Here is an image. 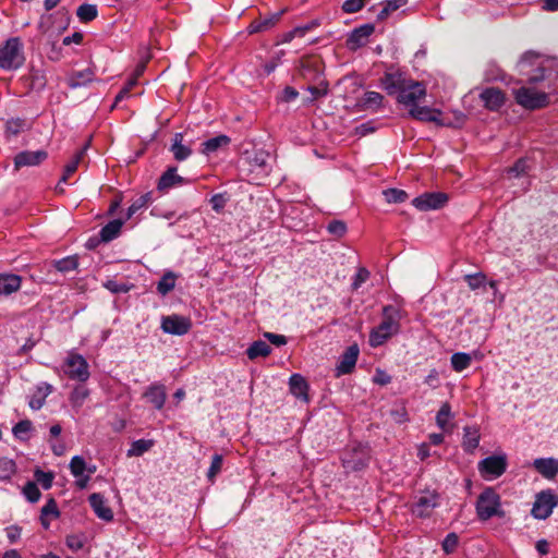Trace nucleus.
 <instances>
[{
  "instance_id": "obj_51",
  "label": "nucleus",
  "mask_w": 558,
  "mask_h": 558,
  "mask_svg": "<svg viewBox=\"0 0 558 558\" xmlns=\"http://www.w3.org/2000/svg\"><path fill=\"white\" fill-rule=\"evenodd\" d=\"M228 202V197L226 194L218 193L210 197L209 203L211 205L213 210L216 213H221L223 208L226 207Z\"/></svg>"
},
{
  "instance_id": "obj_60",
  "label": "nucleus",
  "mask_w": 558,
  "mask_h": 558,
  "mask_svg": "<svg viewBox=\"0 0 558 558\" xmlns=\"http://www.w3.org/2000/svg\"><path fill=\"white\" fill-rule=\"evenodd\" d=\"M264 337L267 338L269 342L275 344L276 347H280L287 343V338L282 335L265 332Z\"/></svg>"
},
{
  "instance_id": "obj_28",
  "label": "nucleus",
  "mask_w": 558,
  "mask_h": 558,
  "mask_svg": "<svg viewBox=\"0 0 558 558\" xmlns=\"http://www.w3.org/2000/svg\"><path fill=\"white\" fill-rule=\"evenodd\" d=\"M94 72L90 69H85L83 71H76L71 74L68 80V85L71 88H77L81 86H85L94 80Z\"/></svg>"
},
{
  "instance_id": "obj_43",
  "label": "nucleus",
  "mask_w": 558,
  "mask_h": 558,
  "mask_svg": "<svg viewBox=\"0 0 558 558\" xmlns=\"http://www.w3.org/2000/svg\"><path fill=\"white\" fill-rule=\"evenodd\" d=\"M385 198L388 203L400 204L408 199V193L399 189H388L384 191Z\"/></svg>"
},
{
  "instance_id": "obj_50",
  "label": "nucleus",
  "mask_w": 558,
  "mask_h": 558,
  "mask_svg": "<svg viewBox=\"0 0 558 558\" xmlns=\"http://www.w3.org/2000/svg\"><path fill=\"white\" fill-rule=\"evenodd\" d=\"M365 5V0H345L342 4V11L347 14H353L361 11Z\"/></svg>"
},
{
  "instance_id": "obj_6",
  "label": "nucleus",
  "mask_w": 558,
  "mask_h": 558,
  "mask_svg": "<svg viewBox=\"0 0 558 558\" xmlns=\"http://www.w3.org/2000/svg\"><path fill=\"white\" fill-rule=\"evenodd\" d=\"M369 459V448L366 445L357 444L343 453L342 464L347 470L359 471L368 464Z\"/></svg>"
},
{
  "instance_id": "obj_59",
  "label": "nucleus",
  "mask_w": 558,
  "mask_h": 558,
  "mask_svg": "<svg viewBox=\"0 0 558 558\" xmlns=\"http://www.w3.org/2000/svg\"><path fill=\"white\" fill-rule=\"evenodd\" d=\"M31 80L33 88L41 89L46 85L45 77L40 74L39 71L32 72Z\"/></svg>"
},
{
  "instance_id": "obj_53",
  "label": "nucleus",
  "mask_w": 558,
  "mask_h": 558,
  "mask_svg": "<svg viewBox=\"0 0 558 558\" xmlns=\"http://www.w3.org/2000/svg\"><path fill=\"white\" fill-rule=\"evenodd\" d=\"M40 513L46 517H51L53 519L59 518L60 511L58 509L56 500L53 498H49L46 505L41 508Z\"/></svg>"
},
{
  "instance_id": "obj_31",
  "label": "nucleus",
  "mask_w": 558,
  "mask_h": 558,
  "mask_svg": "<svg viewBox=\"0 0 558 558\" xmlns=\"http://www.w3.org/2000/svg\"><path fill=\"white\" fill-rule=\"evenodd\" d=\"M271 352L270 345L263 341L257 340L254 341L246 350V355L250 360H255L257 357H265L269 355Z\"/></svg>"
},
{
  "instance_id": "obj_30",
  "label": "nucleus",
  "mask_w": 558,
  "mask_h": 558,
  "mask_svg": "<svg viewBox=\"0 0 558 558\" xmlns=\"http://www.w3.org/2000/svg\"><path fill=\"white\" fill-rule=\"evenodd\" d=\"M384 96L378 92H366L360 105L366 110H377L383 106Z\"/></svg>"
},
{
  "instance_id": "obj_19",
  "label": "nucleus",
  "mask_w": 558,
  "mask_h": 558,
  "mask_svg": "<svg viewBox=\"0 0 558 558\" xmlns=\"http://www.w3.org/2000/svg\"><path fill=\"white\" fill-rule=\"evenodd\" d=\"M481 99L489 110H498L505 102V95L499 88L489 87L481 93Z\"/></svg>"
},
{
  "instance_id": "obj_13",
  "label": "nucleus",
  "mask_w": 558,
  "mask_h": 558,
  "mask_svg": "<svg viewBox=\"0 0 558 558\" xmlns=\"http://www.w3.org/2000/svg\"><path fill=\"white\" fill-rule=\"evenodd\" d=\"M48 157V154L44 149L39 150H24L15 155L14 168L19 170L23 167H34L44 162Z\"/></svg>"
},
{
  "instance_id": "obj_52",
  "label": "nucleus",
  "mask_w": 558,
  "mask_h": 558,
  "mask_svg": "<svg viewBox=\"0 0 558 558\" xmlns=\"http://www.w3.org/2000/svg\"><path fill=\"white\" fill-rule=\"evenodd\" d=\"M327 230L330 234L341 238L347 232V226L341 220H332L328 223Z\"/></svg>"
},
{
  "instance_id": "obj_62",
  "label": "nucleus",
  "mask_w": 558,
  "mask_h": 558,
  "mask_svg": "<svg viewBox=\"0 0 558 558\" xmlns=\"http://www.w3.org/2000/svg\"><path fill=\"white\" fill-rule=\"evenodd\" d=\"M298 96H299V93L295 88H293L291 86H287L282 90L281 100H283L286 102H290V101L295 100L298 98Z\"/></svg>"
},
{
  "instance_id": "obj_54",
  "label": "nucleus",
  "mask_w": 558,
  "mask_h": 558,
  "mask_svg": "<svg viewBox=\"0 0 558 558\" xmlns=\"http://www.w3.org/2000/svg\"><path fill=\"white\" fill-rule=\"evenodd\" d=\"M459 543V538L456 533H449L444 542H442V549L447 554H451L456 550Z\"/></svg>"
},
{
  "instance_id": "obj_12",
  "label": "nucleus",
  "mask_w": 558,
  "mask_h": 558,
  "mask_svg": "<svg viewBox=\"0 0 558 558\" xmlns=\"http://www.w3.org/2000/svg\"><path fill=\"white\" fill-rule=\"evenodd\" d=\"M507 469L505 456H490L482 460L478 470L483 476L499 477Z\"/></svg>"
},
{
  "instance_id": "obj_24",
  "label": "nucleus",
  "mask_w": 558,
  "mask_h": 558,
  "mask_svg": "<svg viewBox=\"0 0 558 558\" xmlns=\"http://www.w3.org/2000/svg\"><path fill=\"white\" fill-rule=\"evenodd\" d=\"M170 151L178 161L186 160L192 155V149L183 144V134L175 133L172 138Z\"/></svg>"
},
{
  "instance_id": "obj_9",
  "label": "nucleus",
  "mask_w": 558,
  "mask_h": 558,
  "mask_svg": "<svg viewBox=\"0 0 558 558\" xmlns=\"http://www.w3.org/2000/svg\"><path fill=\"white\" fill-rule=\"evenodd\" d=\"M439 505V495L435 490H424L415 497L412 512L421 518L429 517L432 511Z\"/></svg>"
},
{
  "instance_id": "obj_61",
  "label": "nucleus",
  "mask_w": 558,
  "mask_h": 558,
  "mask_svg": "<svg viewBox=\"0 0 558 558\" xmlns=\"http://www.w3.org/2000/svg\"><path fill=\"white\" fill-rule=\"evenodd\" d=\"M65 543H66V546L74 551H77L83 547L82 539L76 535H69L66 537Z\"/></svg>"
},
{
  "instance_id": "obj_58",
  "label": "nucleus",
  "mask_w": 558,
  "mask_h": 558,
  "mask_svg": "<svg viewBox=\"0 0 558 558\" xmlns=\"http://www.w3.org/2000/svg\"><path fill=\"white\" fill-rule=\"evenodd\" d=\"M527 166L524 159H519L512 167L508 169V173L511 177H519L526 172Z\"/></svg>"
},
{
  "instance_id": "obj_57",
  "label": "nucleus",
  "mask_w": 558,
  "mask_h": 558,
  "mask_svg": "<svg viewBox=\"0 0 558 558\" xmlns=\"http://www.w3.org/2000/svg\"><path fill=\"white\" fill-rule=\"evenodd\" d=\"M308 387L310 386H290V392L293 397L306 403L308 401Z\"/></svg>"
},
{
  "instance_id": "obj_22",
  "label": "nucleus",
  "mask_w": 558,
  "mask_h": 558,
  "mask_svg": "<svg viewBox=\"0 0 558 558\" xmlns=\"http://www.w3.org/2000/svg\"><path fill=\"white\" fill-rule=\"evenodd\" d=\"M409 114L418 121L439 123L438 117L441 114V111L426 106L421 107L416 105L410 109Z\"/></svg>"
},
{
  "instance_id": "obj_3",
  "label": "nucleus",
  "mask_w": 558,
  "mask_h": 558,
  "mask_svg": "<svg viewBox=\"0 0 558 558\" xmlns=\"http://www.w3.org/2000/svg\"><path fill=\"white\" fill-rule=\"evenodd\" d=\"M405 316V312L398 305L388 304L381 310V322L369 332L368 343L372 348L383 345L392 336L399 333L401 328V319Z\"/></svg>"
},
{
  "instance_id": "obj_41",
  "label": "nucleus",
  "mask_w": 558,
  "mask_h": 558,
  "mask_svg": "<svg viewBox=\"0 0 558 558\" xmlns=\"http://www.w3.org/2000/svg\"><path fill=\"white\" fill-rule=\"evenodd\" d=\"M472 355L469 353L457 352L451 356V365L456 372H462L470 366Z\"/></svg>"
},
{
  "instance_id": "obj_18",
  "label": "nucleus",
  "mask_w": 558,
  "mask_h": 558,
  "mask_svg": "<svg viewBox=\"0 0 558 558\" xmlns=\"http://www.w3.org/2000/svg\"><path fill=\"white\" fill-rule=\"evenodd\" d=\"M86 148L83 147L77 150L72 159L64 166L63 174L56 186V191L58 193H63V187H61V183H66L68 180L77 171L78 165L85 156Z\"/></svg>"
},
{
  "instance_id": "obj_16",
  "label": "nucleus",
  "mask_w": 558,
  "mask_h": 558,
  "mask_svg": "<svg viewBox=\"0 0 558 558\" xmlns=\"http://www.w3.org/2000/svg\"><path fill=\"white\" fill-rule=\"evenodd\" d=\"M187 182V179L177 173V167H169L159 178L157 189L158 191L165 193L172 187L186 184Z\"/></svg>"
},
{
  "instance_id": "obj_39",
  "label": "nucleus",
  "mask_w": 558,
  "mask_h": 558,
  "mask_svg": "<svg viewBox=\"0 0 558 558\" xmlns=\"http://www.w3.org/2000/svg\"><path fill=\"white\" fill-rule=\"evenodd\" d=\"M15 473V462L9 458H0V481H10Z\"/></svg>"
},
{
  "instance_id": "obj_55",
  "label": "nucleus",
  "mask_w": 558,
  "mask_h": 558,
  "mask_svg": "<svg viewBox=\"0 0 558 558\" xmlns=\"http://www.w3.org/2000/svg\"><path fill=\"white\" fill-rule=\"evenodd\" d=\"M485 279H486L485 275H483L481 272L465 276V281H466L468 286L470 287V289H472V290H476L480 287H482L485 282Z\"/></svg>"
},
{
  "instance_id": "obj_26",
  "label": "nucleus",
  "mask_w": 558,
  "mask_h": 558,
  "mask_svg": "<svg viewBox=\"0 0 558 558\" xmlns=\"http://www.w3.org/2000/svg\"><path fill=\"white\" fill-rule=\"evenodd\" d=\"M462 446L465 451L473 452L480 444V430L476 426L464 427Z\"/></svg>"
},
{
  "instance_id": "obj_14",
  "label": "nucleus",
  "mask_w": 558,
  "mask_h": 558,
  "mask_svg": "<svg viewBox=\"0 0 558 558\" xmlns=\"http://www.w3.org/2000/svg\"><path fill=\"white\" fill-rule=\"evenodd\" d=\"M360 349L357 344H352L345 349L339 359V363L336 367L337 375L349 374L355 367Z\"/></svg>"
},
{
  "instance_id": "obj_33",
  "label": "nucleus",
  "mask_w": 558,
  "mask_h": 558,
  "mask_svg": "<svg viewBox=\"0 0 558 558\" xmlns=\"http://www.w3.org/2000/svg\"><path fill=\"white\" fill-rule=\"evenodd\" d=\"M52 266L60 272L66 274L77 269L78 258L76 255L63 257L61 259L52 260Z\"/></svg>"
},
{
  "instance_id": "obj_35",
  "label": "nucleus",
  "mask_w": 558,
  "mask_h": 558,
  "mask_svg": "<svg viewBox=\"0 0 558 558\" xmlns=\"http://www.w3.org/2000/svg\"><path fill=\"white\" fill-rule=\"evenodd\" d=\"M230 143V138L227 135H219L205 141L202 146V151L206 155L215 153L218 148L227 146Z\"/></svg>"
},
{
  "instance_id": "obj_23",
  "label": "nucleus",
  "mask_w": 558,
  "mask_h": 558,
  "mask_svg": "<svg viewBox=\"0 0 558 558\" xmlns=\"http://www.w3.org/2000/svg\"><path fill=\"white\" fill-rule=\"evenodd\" d=\"M282 12L271 14L253 21L248 26L250 34L262 33L274 27L280 20Z\"/></svg>"
},
{
  "instance_id": "obj_44",
  "label": "nucleus",
  "mask_w": 558,
  "mask_h": 558,
  "mask_svg": "<svg viewBox=\"0 0 558 558\" xmlns=\"http://www.w3.org/2000/svg\"><path fill=\"white\" fill-rule=\"evenodd\" d=\"M223 458L221 454H215L213 457L210 466L207 472V478L210 483L215 482L216 476L220 473L222 469Z\"/></svg>"
},
{
  "instance_id": "obj_8",
  "label": "nucleus",
  "mask_w": 558,
  "mask_h": 558,
  "mask_svg": "<svg viewBox=\"0 0 558 558\" xmlns=\"http://www.w3.org/2000/svg\"><path fill=\"white\" fill-rule=\"evenodd\" d=\"M558 506V495L551 490H544L537 494L535 502L532 508V515L536 519H547L555 507Z\"/></svg>"
},
{
  "instance_id": "obj_49",
  "label": "nucleus",
  "mask_w": 558,
  "mask_h": 558,
  "mask_svg": "<svg viewBox=\"0 0 558 558\" xmlns=\"http://www.w3.org/2000/svg\"><path fill=\"white\" fill-rule=\"evenodd\" d=\"M34 476L36 482L40 484L44 489H49L52 486L54 476L51 472L36 470Z\"/></svg>"
},
{
  "instance_id": "obj_2",
  "label": "nucleus",
  "mask_w": 558,
  "mask_h": 558,
  "mask_svg": "<svg viewBox=\"0 0 558 558\" xmlns=\"http://www.w3.org/2000/svg\"><path fill=\"white\" fill-rule=\"evenodd\" d=\"M381 85L388 95L398 94L397 101L399 104L411 108L426 96L425 85L412 80L400 70L386 72L381 77Z\"/></svg>"
},
{
  "instance_id": "obj_38",
  "label": "nucleus",
  "mask_w": 558,
  "mask_h": 558,
  "mask_svg": "<svg viewBox=\"0 0 558 558\" xmlns=\"http://www.w3.org/2000/svg\"><path fill=\"white\" fill-rule=\"evenodd\" d=\"M98 11L95 4L84 3L77 8L76 15L83 23L92 22L97 17Z\"/></svg>"
},
{
  "instance_id": "obj_5",
  "label": "nucleus",
  "mask_w": 558,
  "mask_h": 558,
  "mask_svg": "<svg viewBox=\"0 0 558 558\" xmlns=\"http://www.w3.org/2000/svg\"><path fill=\"white\" fill-rule=\"evenodd\" d=\"M476 514L481 521H487L493 517H505L500 496L494 488H485L476 500Z\"/></svg>"
},
{
  "instance_id": "obj_25",
  "label": "nucleus",
  "mask_w": 558,
  "mask_h": 558,
  "mask_svg": "<svg viewBox=\"0 0 558 558\" xmlns=\"http://www.w3.org/2000/svg\"><path fill=\"white\" fill-rule=\"evenodd\" d=\"M453 414L451 413V407L448 402L441 404L436 415V424L442 432H451L453 424L451 423Z\"/></svg>"
},
{
  "instance_id": "obj_17",
  "label": "nucleus",
  "mask_w": 558,
  "mask_h": 558,
  "mask_svg": "<svg viewBox=\"0 0 558 558\" xmlns=\"http://www.w3.org/2000/svg\"><path fill=\"white\" fill-rule=\"evenodd\" d=\"M89 505L93 508L96 515L107 522L113 520V512L107 505L105 497L101 494L94 493L88 498Z\"/></svg>"
},
{
  "instance_id": "obj_47",
  "label": "nucleus",
  "mask_w": 558,
  "mask_h": 558,
  "mask_svg": "<svg viewBox=\"0 0 558 558\" xmlns=\"http://www.w3.org/2000/svg\"><path fill=\"white\" fill-rule=\"evenodd\" d=\"M88 393L89 391L87 389V386H74V389L71 393V401L73 405H82L84 400L87 398Z\"/></svg>"
},
{
  "instance_id": "obj_1",
  "label": "nucleus",
  "mask_w": 558,
  "mask_h": 558,
  "mask_svg": "<svg viewBox=\"0 0 558 558\" xmlns=\"http://www.w3.org/2000/svg\"><path fill=\"white\" fill-rule=\"evenodd\" d=\"M529 82L541 84V88L522 86L514 90L515 101L525 109L534 110L548 105V93L558 88V71L554 68L538 66Z\"/></svg>"
},
{
  "instance_id": "obj_56",
  "label": "nucleus",
  "mask_w": 558,
  "mask_h": 558,
  "mask_svg": "<svg viewBox=\"0 0 558 558\" xmlns=\"http://www.w3.org/2000/svg\"><path fill=\"white\" fill-rule=\"evenodd\" d=\"M368 278L369 271L366 268H359L353 278L352 289L357 290Z\"/></svg>"
},
{
  "instance_id": "obj_37",
  "label": "nucleus",
  "mask_w": 558,
  "mask_h": 558,
  "mask_svg": "<svg viewBox=\"0 0 558 558\" xmlns=\"http://www.w3.org/2000/svg\"><path fill=\"white\" fill-rule=\"evenodd\" d=\"M51 392V386L38 387L37 391L29 399V407L33 410H39L44 403L46 397Z\"/></svg>"
},
{
  "instance_id": "obj_64",
  "label": "nucleus",
  "mask_w": 558,
  "mask_h": 558,
  "mask_svg": "<svg viewBox=\"0 0 558 558\" xmlns=\"http://www.w3.org/2000/svg\"><path fill=\"white\" fill-rule=\"evenodd\" d=\"M7 536L10 543H15L21 536V529L19 526H10L7 529Z\"/></svg>"
},
{
  "instance_id": "obj_46",
  "label": "nucleus",
  "mask_w": 558,
  "mask_h": 558,
  "mask_svg": "<svg viewBox=\"0 0 558 558\" xmlns=\"http://www.w3.org/2000/svg\"><path fill=\"white\" fill-rule=\"evenodd\" d=\"M104 287L111 293L119 294L129 292L132 288V284L110 279L104 282Z\"/></svg>"
},
{
  "instance_id": "obj_27",
  "label": "nucleus",
  "mask_w": 558,
  "mask_h": 558,
  "mask_svg": "<svg viewBox=\"0 0 558 558\" xmlns=\"http://www.w3.org/2000/svg\"><path fill=\"white\" fill-rule=\"evenodd\" d=\"M144 397L156 409H161L166 400L165 386H150Z\"/></svg>"
},
{
  "instance_id": "obj_7",
  "label": "nucleus",
  "mask_w": 558,
  "mask_h": 558,
  "mask_svg": "<svg viewBox=\"0 0 558 558\" xmlns=\"http://www.w3.org/2000/svg\"><path fill=\"white\" fill-rule=\"evenodd\" d=\"M63 369L72 380L84 383L89 377L88 364L86 360L77 353H69L64 362Z\"/></svg>"
},
{
  "instance_id": "obj_40",
  "label": "nucleus",
  "mask_w": 558,
  "mask_h": 558,
  "mask_svg": "<svg viewBox=\"0 0 558 558\" xmlns=\"http://www.w3.org/2000/svg\"><path fill=\"white\" fill-rule=\"evenodd\" d=\"M33 429V424L29 420H22L16 423L12 429L13 435L20 440H27Z\"/></svg>"
},
{
  "instance_id": "obj_21",
  "label": "nucleus",
  "mask_w": 558,
  "mask_h": 558,
  "mask_svg": "<svg viewBox=\"0 0 558 558\" xmlns=\"http://www.w3.org/2000/svg\"><path fill=\"white\" fill-rule=\"evenodd\" d=\"M22 277L14 274H0V295H10L20 290Z\"/></svg>"
},
{
  "instance_id": "obj_32",
  "label": "nucleus",
  "mask_w": 558,
  "mask_h": 558,
  "mask_svg": "<svg viewBox=\"0 0 558 558\" xmlns=\"http://www.w3.org/2000/svg\"><path fill=\"white\" fill-rule=\"evenodd\" d=\"M29 128L28 122L22 118H11L5 122L7 136H16Z\"/></svg>"
},
{
  "instance_id": "obj_11",
  "label": "nucleus",
  "mask_w": 558,
  "mask_h": 558,
  "mask_svg": "<svg viewBox=\"0 0 558 558\" xmlns=\"http://www.w3.org/2000/svg\"><path fill=\"white\" fill-rule=\"evenodd\" d=\"M192 328V322L189 317L172 314L161 318V329L166 333L183 336Z\"/></svg>"
},
{
  "instance_id": "obj_10",
  "label": "nucleus",
  "mask_w": 558,
  "mask_h": 558,
  "mask_svg": "<svg viewBox=\"0 0 558 558\" xmlns=\"http://www.w3.org/2000/svg\"><path fill=\"white\" fill-rule=\"evenodd\" d=\"M448 199V195L444 192H426L415 197L412 205L421 211L436 210L442 208Z\"/></svg>"
},
{
  "instance_id": "obj_15",
  "label": "nucleus",
  "mask_w": 558,
  "mask_h": 558,
  "mask_svg": "<svg viewBox=\"0 0 558 558\" xmlns=\"http://www.w3.org/2000/svg\"><path fill=\"white\" fill-rule=\"evenodd\" d=\"M374 31L375 26L369 23L354 28L347 40L349 48L355 50L365 46Z\"/></svg>"
},
{
  "instance_id": "obj_48",
  "label": "nucleus",
  "mask_w": 558,
  "mask_h": 558,
  "mask_svg": "<svg viewBox=\"0 0 558 558\" xmlns=\"http://www.w3.org/2000/svg\"><path fill=\"white\" fill-rule=\"evenodd\" d=\"M23 494L29 502H37L41 496L39 488L34 482H28L24 486Z\"/></svg>"
},
{
  "instance_id": "obj_45",
  "label": "nucleus",
  "mask_w": 558,
  "mask_h": 558,
  "mask_svg": "<svg viewBox=\"0 0 558 558\" xmlns=\"http://www.w3.org/2000/svg\"><path fill=\"white\" fill-rule=\"evenodd\" d=\"M86 470L87 465L82 457L75 456L71 459L70 471L74 477H81Z\"/></svg>"
},
{
  "instance_id": "obj_42",
  "label": "nucleus",
  "mask_w": 558,
  "mask_h": 558,
  "mask_svg": "<svg viewBox=\"0 0 558 558\" xmlns=\"http://www.w3.org/2000/svg\"><path fill=\"white\" fill-rule=\"evenodd\" d=\"M150 202H151L150 193L141 195L140 197L134 199L133 203L128 208V217H132L138 210L147 207Z\"/></svg>"
},
{
  "instance_id": "obj_34",
  "label": "nucleus",
  "mask_w": 558,
  "mask_h": 558,
  "mask_svg": "<svg viewBox=\"0 0 558 558\" xmlns=\"http://www.w3.org/2000/svg\"><path fill=\"white\" fill-rule=\"evenodd\" d=\"M177 275L173 271H166L157 283V292L167 295L175 287Z\"/></svg>"
},
{
  "instance_id": "obj_4",
  "label": "nucleus",
  "mask_w": 558,
  "mask_h": 558,
  "mask_svg": "<svg viewBox=\"0 0 558 558\" xmlns=\"http://www.w3.org/2000/svg\"><path fill=\"white\" fill-rule=\"evenodd\" d=\"M25 62L24 45L20 37H11L0 47V69L14 71Z\"/></svg>"
},
{
  "instance_id": "obj_36",
  "label": "nucleus",
  "mask_w": 558,
  "mask_h": 558,
  "mask_svg": "<svg viewBox=\"0 0 558 558\" xmlns=\"http://www.w3.org/2000/svg\"><path fill=\"white\" fill-rule=\"evenodd\" d=\"M154 446L153 440L138 439L131 444L130 449L126 452L128 457H140L147 452Z\"/></svg>"
},
{
  "instance_id": "obj_29",
  "label": "nucleus",
  "mask_w": 558,
  "mask_h": 558,
  "mask_svg": "<svg viewBox=\"0 0 558 558\" xmlns=\"http://www.w3.org/2000/svg\"><path fill=\"white\" fill-rule=\"evenodd\" d=\"M123 226L122 220L114 219L109 221L100 230V239L102 242H110L119 236L121 228Z\"/></svg>"
},
{
  "instance_id": "obj_63",
  "label": "nucleus",
  "mask_w": 558,
  "mask_h": 558,
  "mask_svg": "<svg viewBox=\"0 0 558 558\" xmlns=\"http://www.w3.org/2000/svg\"><path fill=\"white\" fill-rule=\"evenodd\" d=\"M83 38H84V36L82 33L75 32L71 36H65L63 38L62 43L64 46H69L71 44L80 45V44H82Z\"/></svg>"
},
{
  "instance_id": "obj_20",
  "label": "nucleus",
  "mask_w": 558,
  "mask_h": 558,
  "mask_svg": "<svg viewBox=\"0 0 558 558\" xmlns=\"http://www.w3.org/2000/svg\"><path fill=\"white\" fill-rule=\"evenodd\" d=\"M533 466L542 476L549 480L558 474V460L554 458L535 459Z\"/></svg>"
}]
</instances>
